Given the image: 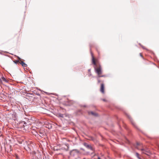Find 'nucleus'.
<instances>
[{"mask_svg":"<svg viewBox=\"0 0 159 159\" xmlns=\"http://www.w3.org/2000/svg\"><path fill=\"white\" fill-rule=\"evenodd\" d=\"M95 70L96 71V72L97 74L98 75V77H103L104 75L100 76V75L102 73V69L101 67L100 66L98 68H96L95 67Z\"/></svg>","mask_w":159,"mask_h":159,"instance_id":"obj_1","label":"nucleus"},{"mask_svg":"<svg viewBox=\"0 0 159 159\" xmlns=\"http://www.w3.org/2000/svg\"><path fill=\"white\" fill-rule=\"evenodd\" d=\"M79 153V151L77 150H73L70 152V155L72 156H74L78 155Z\"/></svg>","mask_w":159,"mask_h":159,"instance_id":"obj_2","label":"nucleus"},{"mask_svg":"<svg viewBox=\"0 0 159 159\" xmlns=\"http://www.w3.org/2000/svg\"><path fill=\"white\" fill-rule=\"evenodd\" d=\"M140 150L142 151L143 153L147 155H149L150 153V151L148 149H145L143 148H142L140 149Z\"/></svg>","mask_w":159,"mask_h":159,"instance_id":"obj_3","label":"nucleus"},{"mask_svg":"<svg viewBox=\"0 0 159 159\" xmlns=\"http://www.w3.org/2000/svg\"><path fill=\"white\" fill-rule=\"evenodd\" d=\"M100 91L102 93H104V85L102 84H101Z\"/></svg>","mask_w":159,"mask_h":159,"instance_id":"obj_4","label":"nucleus"},{"mask_svg":"<svg viewBox=\"0 0 159 159\" xmlns=\"http://www.w3.org/2000/svg\"><path fill=\"white\" fill-rule=\"evenodd\" d=\"M20 64L22 65V66L24 67H26L27 66V65L24 63L23 61H21V62L20 63Z\"/></svg>","mask_w":159,"mask_h":159,"instance_id":"obj_5","label":"nucleus"},{"mask_svg":"<svg viewBox=\"0 0 159 159\" xmlns=\"http://www.w3.org/2000/svg\"><path fill=\"white\" fill-rule=\"evenodd\" d=\"M92 63L93 64H94V65H96V63L95 61L94 57H93V55H92Z\"/></svg>","mask_w":159,"mask_h":159,"instance_id":"obj_6","label":"nucleus"},{"mask_svg":"<svg viewBox=\"0 0 159 159\" xmlns=\"http://www.w3.org/2000/svg\"><path fill=\"white\" fill-rule=\"evenodd\" d=\"M89 114H91L92 115H93L95 116H98V115L97 113L93 112L91 111L90 112H89Z\"/></svg>","mask_w":159,"mask_h":159,"instance_id":"obj_7","label":"nucleus"},{"mask_svg":"<svg viewBox=\"0 0 159 159\" xmlns=\"http://www.w3.org/2000/svg\"><path fill=\"white\" fill-rule=\"evenodd\" d=\"M136 157L139 159H141V158H140V157H139V154L137 153V152H136Z\"/></svg>","mask_w":159,"mask_h":159,"instance_id":"obj_8","label":"nucleus"},{"mask_svg":"<svg viewBox=\"0 0 159 159\" xmlns=\"http://www.w3.org/2000/svg\"><path fill=\"white\" fill-rule=\"evenodd\" d=\"M86 147L88 148L89 149H90V150H93L92 147L90 145H87L86 146Z\"/></svg>","mask_w":159,"mask_h":159,"instance_id":"obj_9","label":"nucleus"},{"mask_svg":"<svg viewBox=\"0 0 159 159\" xmlns=\"http://www.w3.org/2000/svg\"><path fill=\"white\" fill-rule=\"evenodd\" d=\"M2 79L3 81L6 82H7V80L4 77H2Z\"/></svg>","mask_w":159,"mask_h":159,"instance_id":"obj_10","label":"nucleus"},{"mask_svg":"<svg viewBox=\"0 0 159 159\" xmlns=\"http://www.w3.org/2000/svg\"><path fill=\"white\" fill-rule=\"evenodd\" d=\"M140 145V143H137V146H135V147L136 148L138 149H139L138 148V146H139V145Z\"/></svg>","mask_w":159,"mask_h":159,"instance_id":"obj_11","label":"nucleus"},{"mask_svg":"<svg viewBox=\"0 0 159 159\" xmlns=\"http://www.w3.org/2000/svg\"><path fill=\"white\" fill-rule=\"evenodd\" d=\"M65 146H66L67 147V148L66 149L64 148V149L66 150V151H67L69 148L68 145V144H65Z\"/></svg>","mask_w":159,"mask_h":159,"instance_id":"obj_12","label":"nucleus"},{"mask_svg":"<svg viewBox=\"0 0 159 159\" xmlns=\"http://www.w3.org/2000/svg\"><path fill=\"white\" fill-rule=\"evenodd\" d=\"M54 150L57 151V150H60V149H57V148H56L55 147H54Z\"/></svg>","mask_w":159,"mask_h":159,"instance_id":"obj_13","label":"nucleus"},{"mask_svg":"<svg viewBox=\"0 0 159 159\" xmlns=\"http://www.w3.org/2000/svg\"><path fill=\"white\" fill-rule=\"evenodd\" d=\"M59 116L60 117H63V115L62 114H60Z\"/></svg>","mask_w":159,"mask_h":159,"instance_id":"obj_14","label":"nucleus"},{"mask_svg":"<svg viewBox=\"0 0 159 159\" xmlns=\"http://www.w3.org/2000/svg\"><path fill=\"white\" fill-rule=\"evenodd\" d=\"M98 83H99L100 82V81L99 79H98Z\"/></svg>","mask_w":159,"mask_h":159,"instance_id":"obj_15","label":"nucleus"},{"mask_svg":"<svg viewBox=\"0 0 159 159\" xmlns=\"http://www.w3.org/2000/svg\"><path fill=\"white\" fill-rule=\"evenodd\" d=\"M98 159H101L100 157H98Z\"/></svg>","mask_w":159,"mask_h":159,"instance_id":"obj_16","label":"nucleus"},{"mask_svg":"<svg viewBox=\"0 0 159 159\" xmlns=\"http://www.w3.org/2000/svg\"><path fill=\"white\" fill-rule=\"evenodd\" d=\"M140 56H141V57H142V55H141V53H140Z\"/></svg>","mask_w":159,"mask_h":159,"instance_id":"obj_17","label":"nucleus"},{"mask_svg":"<svg viewBox=\"0 0 159 159\" xmlns=\"http://www.w3.org/2000/svg\"><path fill=\"white\" fill-rule=\"evenodd\" d=\"M142 47L143 48H144H144H144V47L143 46H142Z\"/></svg>","mask_w":159,"mask_h":159,"instance_id":"obj_18","label":"nucleus"},{"mask_svg":"<svg viewBox=\"0 0 159 159\" xmlns=\"http://www.w3.org/2000/svg\"><path fill=\"white\" fill-rule=\"evenodd\" d=\"M88 71H90V69H89V70H88Z\"/></svg>","mask_w":159,"mask_h":159,"instance_id":"obj_19","label":"nucleus"},{"mask_svg":"<svg viewBox=\"0 0 159 159\" xmlns=\"http://www.w3.org/2000/svg\"><path fill=\"white\" fill-rule=\"evenodd\" d=\"M103 100L104 101H105V100L104 99H103Z\"/></svg>","mask_w":159,"mask_h":159,"instance_id":"obj_20","label":"nucleus"}]
</instances>
